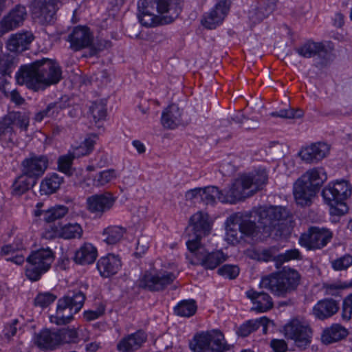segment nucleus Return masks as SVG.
<instances>
[{"label":"nucleus","mask_w":352,"mask_h":352,"mask_svg":"<svg viewBox=\"0 0 352 352\" xmlns=\"http://www.w3.org/2000/svg\"><path fill=\"white\" fill-rule=\"evenodd\" d=\"M275 258L272 254L270 250H263L260 253L258 254L257 259L261 261H269L271 260H274Z\"/></svg>","instance_id":"nucleus-64"},{"label":"nucleus","mask_w":352,"mask_h":352,"mask_svg":"<svg viewBox=\"0 0 352 352\" xmlns=\"http://www.w3.org/2000/svg\"><path fill=\"white\" fill-rule=\"evenodd\" d=\"M7 116L12 126L16 124L22 131H26L29 126L30 113L21 111H10Z\"/></svg>","instance_id":"nucleus-40"},{"label":"nucleus","mask_w":352,"mask_h":352,"mask_svg":"<svg viewBox=\"0 0 352 352\" xmlns=\"http://www.w3.org/2000/svg\"><path fill=\"white\" fill-rule=\"evenodd\" d=\"M267 175L265 170L254 174L243 175L236 179L228 190H224L225 197H221V202L235 204L246 197L252 196L266 184Z\"/></svg>","instance_id":"nucleus-2"},{"label":"nucleus","mask_w":352,"mask_h":352,"mask_svg":"<svg viewBox=\"0 0 352 352\" xmlns=\"http://www.w3.org/2000/svg\"><path fill=\"white\" fill-rule=\"evenodd\" d=\"M26 16L25 7L16 5L0 20V36L22 25Z\"/></svg>","instance_id":"nucleus-17"},{"label":"nucleus","mask_w":352,"mask_h":352,"mask_svg":"<svg viewBox=\"0 0 352 352\" xmlns=\"http://www.w3.org/2000/svg\"><path fill=\"white\" fill-rule=\"evenodd\" d=\"M94 36L89 28L77 26L68 36L70 47L74 51H79L88 47L93 42Z\"/></svg>","instance_id":"nucleus-21"},{"label":"nucleus","mask_w":352,"mask_h":352,"mask_svg":"<svg viewBox=\"0 0 352 352\" xmlns=\"http://www.w3.org/2000/svg\"><path fill=\"white\" fill-rule=\"evenodd\" d=\"M111 45V42L106 40H97L96 42H92V43L89 46L90 55L95 56L99 52H101L106 48L110 47Z\"/></svg>","instance_id":"nucleus-53"},{"label":"nucleus","mask_w":352,"mask_h":352,"mask_svg":"<svg viewBox=\"0 0 352 352\" xmlns=\"http://www.w3.org/2000/svg\"><path fill=\"white\" fill-rule=\"evenodd\" d=\"M23 248L22 243L20 244H8L3 245L1 249V255H8L15 252Z\"/></svg>","instance_id":"nucleus-60"},{"label":"nucleus","mask_w":352,"mask_h":352,"mask_svg":"<svg viewBox=\"0 0 352 352\" xmlns=\"http://www.w3.org/2000/svg\"><path fill=\"white\" fill-rule=\"evenodd\" d=\"M62 107L60 102H52L43 109V111L47 118H54L59 113Z\"/></svg>","instance_id":"nucleus-56"},{"label":"nucleus","mask_w":352,"mask_h":352,"mask_svg":"<svg viewBox=\"0 0 352 352\" xmlns=\"http://www.w3.org/2000/svg\"><path fill=\"white\" fill-rule=\"evenodd\" d=\"M348 334L345 327L339 324H333L322 331L321 341L325 344H330L344 339Z\"/></svg>","instance_id":"nucleus-29"},{"label":"nucleus","mask_w":352,"mask_h":352,"mask_svg":"<svg viewBox=\"0 0 352 352\" xmlns=\"http://www.w3.org/2000/svg\"><path fill=\"white\" fill-rule=\"evenodd\" d=\"M296 52L302 57L311 58L314 56H324L327 50L322 43L308 41L299 47L296 48Z\"/></svg>","instance_id":"nucleus-31"},{"label":"nucleus","mask_w":352,"mask_h":352,"mask_svg":"<svg viewBox=\"0 0 352 352\" xmlns=\"http://www.w3.org/2000/svg\"><path fill=\"white\" fill-rule=\"evenodd\" d=\"M230 9V3L226 0L220 1L201 19V24L207 29L212 30L221 24Z\"/></svg>","instance_id":"nucleus-20"},{"label":"nucleus","mask_w":352,"mask_h":352,"mask_svg":"<svg viewBox=\"0 0 352 352\" xmlns=\"http://www.w3.org/2000/svg\"><path fill=\"white\" fill-rule=\"evenodd\" d=\"M197 309L195 300H183L174 307V313L181 317L189 318L196 313Z\"/></svg>","instance_id":"nucleus-39"},{"label":"nucleus","mask_w":352,"mask_h":352,"mask_svg":"<svg viewBox=\"0 0 352 352\" xmlns=\"http://www.w3.org/2000/svg\"><path fill=\"white\" fill-rule=\"evenodd\" d=\"M18 323V320L14 319L12 321V322L6 325L4 329V335L6 338H10L16 334L17 331L16 325Z\"/></svg>","instance_id":"nucleus-58"},{"label":"nucleus","mask_w":352,"mask_h":352,"mask_svg":"<svg viewBox=\"0 0 352 352\" xmlns=\"http://www.w3.org/2000/svg\"><path fill=\"white\" fill-rule=\"evenodd\" d=\"M186 245L196 259V261H192V263L195 265H201L206 270H214L227 258L223 252H208L200 243L195 240H188L186 242Z\"/></svg>","instance_id":"nucleus-11"},{"label":"nucleus","mask_w":352,"mask_h":352,"mask_svg":"<svg viewBox=\"0 0 352 352\" xmlns=\"http://www.w3.org/2000/svg\"><path fill=\"white\" fill-rule=\"evenodd\" d=\"M97 257V250L91 243H84L75 253L74 261L81 265L91 264Z\"/></svg>","instance_id":"nucleus-32"},{"label":"nucleus","mask_w":352,"mask_h":352,"mask_svg":"<svg viewBox=\"0 0 352 352\" xmlns=\"http://www.w3.org/2000/svg\"><path fill=\"white\" fill-rule=\"evenodd\" d=\"M300 278L296 270H284L262 278L259 287L270 290L276 296L285 298L297 289Z\"/></svg>","instance_id":"nucleus-4"},{"label":"nucleus","mask_w":352,"mask_h":352,"mask_svg":"<svg viewBox=\"0 0 352 352\" xmlns=\"http://www.w3.org/2000/svg\"><path fill=\"white\" fill-rule=\"evenodd\" d=\"M272 117H279L281 118L293 119L292 109H280L279 111H275L270 113Z\"/></svg>","instance_id":"nucleus-63"},{"label":"nucleus","mask_w":352,"mask_h":352,"mask_svg":"<svg viewBox=\"0 0 352 352\" xmlns=\"http://www.w3.org/2000/svg\"><path fill=\"white\" fill-rule=\"evenodd\" d=\"M332 239V233L328 229L316 226L310 227L301 234L299 243L308 250L321 249Z\"/></svg>","instance_id":"nucleus-14"},{"label":"nucleus","mask_w":352,"mask_h":352,"mask_svg":"<svg viewBox=\"0 0 352 352\" xmlns=\"http://www.w3.org/2000/svg\"><path fill=\"white\" fill-rule=\"evenodd\" d=\"M284 333L287 338L294 340L298 348L304 350L310 344L313 332L308 324L293 319L285 325Z\"/></svg>","instance_id":"nucleus-12"},{"label":"nucleus","mask_w":352,"mask_h":352,"mask_svg":"<svg viewBox=\"0 0 352 352\" xmlns=\"http://www.w3.org/2000/svg\"><path fill=\"white\" fill-rule=\"evenodd\" d=\"M351 194V185L345 180L329 184L322 192L325 202L330 206V214L335 216H342L348 212L349 207L345 201Z\"/></svg>","instance_id":"nucleus-6"},{"label":"nucleus","mask_w":352,"mask_h":352,"mask_svg":"<svg viewBox=\"0 0 352 352\" xmlns=\"http://www.w3.org/2000/svg\"><path fill=\"white\" fill-rule=\"evenodd\" d=\"M63 182V177L57 173L47 176L41 184L40 190L42 194L51 195L55 192Z\"/></svg>","instance_id":"nucleus-34"},{"label":"nucleus","mask_w":352,"mask_h":352,"mask_svg":"<svg viewBox=\"0 0 352 352\" xmlns=\"http://www.w3.org/2000/svg\"><path fill=\"white\" fill-rule=\"evenodd\" d=\"M21 171L28 175L38 179L41 177L48 166V159L45 155H36L31 153L21 163Z\"/></svg>","instance_id":"nucleus-18"},{"label":"nucleus","mask_w":352,"mask_h":352,"mask_svg":"<svg viewBox=\"0 0 352 352\" xmlns=\"http://www.w3.org/2000/svg\"><path fill=\"white\" fill-rule=\"evenodd\" d=\"M54 261V254L49 248L32 251L26 258V277L31 281L38 280L50 269Z\"/></svg>","instance_id":"nucleus-9"},{"label":"nucleus","mask_w":352,"mask_h":352,"mask_svg":"<svg viewBox=\"0 0 352 352\" xmlns=\"http://www.w3.org/2000/svg\"><path fill=\"white\" fill-rule=\"evenodd\" d=\"M327 178L322 168H314L304 173L293 186V194L296 204L301 206H310Z\"/></svg>","instance_id":"nucleus-3"},{"label":"nucleus","mask_w":352,"mask_h":352,"mask_svg":"<svg viewBox=\"0 0 352 352\" xmlns=\"http://www.w3.org/2000/svg\"><path fill=\"white\" fill-rule=\"evenodd\" d=\"M329 146L324 142H316L302 148L299 155L307 163L318 162L324 158L329 152Z\"/></svg>","instance_id":"nucleus-22"},{"label":"nucleus","mask_w":352,"mask_h":352,"mask_svg":"<svg viewBox=\"0 0 352 352\" xmlns=\"http://www.w3.org/2000/svg\"><path fill=\"white\" fill-rule=\"evenodd\" d=\"M352 315V294L349 295L343 301L342 309V317L344 320H349Z\"/></svg>","instance_id":"nucleus-54"},{"label":"nucleus","mask_w":352,"mask_h":352,"mask_svg":"<svg viewBox=\"0 0 352 352\" xmlns=\"http://www.w3.org/2000/svg\"><path fill=\"white\" fill-rule=\"evenodd\" d=\"M189 346L192 352H226L230 349L223 334L218 329L197 333Z\"/></svg>","instance_id":"nucleus-7"},{"label":"nucleus","mask_w":352,"mask_h":352,"mask_svg":"<svg viewBox=\"0 0 352 352\" xmlns=\"http://www.w3.org/2000/svg\"><path fill=\"white\" fill-rule=\"evenodd\" d=\"M126 232V228L122 226H110L102 232L104 241L109 245H114L122 239Z\"/></svg>","instance_id":"nucleus-37"},{"label":"nucleus","mask_w":352,"mask_h":352,"mask_svg":"<svg viewBox=\"0 0 352 352\" xmlns=\"http://www.w3.org/2000/svg\"><path fill=\"white\" fill-rule=\"evenodd\" d=\"M339 309L338 302L331 298L319 300L313 307V314L319 320H325L336 314Z\"/></svg>","instance_id":"nucleus-28"},{"label":"nucleus","mask_w":352,"mask_h":352,"mask_svg":"<svg viewBox=\"0 0 352 352\" xmlns=\"http://www.w3.org/2000/svg\"><path fill=\"white\" fill-rule=\"evenodd\" d=\"M221 197H225L224 191L215 186L202 188L201 200L206 204H214L216 199L221 201Z\"/></svg>","instance_id":"nucleus-41"},{"label":"nucleus","mask_w":352,"mask_h":352,"mask_svg":"<svg viewBox=\"0 0 352 352\" xmlns=\"http://www.w3.org/2000/svg\"><path fill=\"white\" fill-rule=\"evenodd\" d=\"M270 346L274 352H286L288 349L287 342L282 339L272 340Z\"/></svg>","instance_id":"nucleus-57"},{"label":"nucleus","mask_w":352,"mask_h":352,"mask_svg":"<svg viewBox=\"0 0 352 352\" xmlns=\"http://www.w3.org/2000/svg\"><path fill=\"white\" fill-rule=\"evenodd\" d=\"M104 314L103 309H97V310H89L86 311L84 313V317L85 318L88 320H94L97 318H98L100 316H101Z\"/></svg>","instance_id":"nucleus-62"},{"label":"nucleus","mask_w":352,"mask_h":352,"mask_svg":"<svg viewBox=\"0 0 352 352\" xmlns=\"http://www.w3.org/2000/svg\"><path fill=\"white\" fill-rule=\"evenodd\" d=\"M202 188H195L188 190L185 194L186 200L193 201L200 197L201 199Z\"/></svg>","instance_id":"nucleus-61"},{"label":"nucleus","mask_w":352,"mask_h":352,"mask_svg":"<svg viewBox=\"0 0 352 352\" xmlns=\"http://www.w3.org/2000/svg\"><path fill=\"white\" fill-rule=\"evenodd\" d=\"M121 265V260L118 256L108 254L98 261L96 267L102 277L109 278L116 274L120 269Z\"/></svg>","instance_id":"nucleus-25"},{"label":"nucleus","mask_w":352,"mask_h":352,"mask_svg":"<svg viewBox=\"0 0 352 352\" xmlns=\"http://www.w3.org/2000/svg\"><path fill=\"white\" fill-rule=\"evenodd\" d=\"M116 201V197L109 192L95 194L87 198V209L91 213L101 217L113 208Z\"/></svg>","instance_id":"nucleus-16"},{"label":"nucleus","mask_w":352,"mask_h":352,"mask_svg":"<svg viewBox=\"0 0 352 352\" xmlns=\"http://www.w3.org/2000/svg\"><path fill=\"white\" fill-rule=\"evenodd\" d=\"M35 346L42 351H53L58 346L56 330L43 329L34 336Z\"/></svg>","instance_id":"nucleus-24"},{"label":"nucleus","mask_w":352,"mask_h":352,"mask_svg":"<svg viewBox=\"0 0 352 352\" xmlns=\"http://www.w3.org/2000/svg\"><path fill=\"white\" fill-rule=\"evenodd\" d=\"M74 158L68 153L59 157L58 160V170L67 175H72V165Z\"/></svg>","instance_id":"nucleus-48"},{"label":"nucleus","mask_w":352,"mask_h":352,"mask_svg":"<svg viewBox=\"0 0 352 352\" xmlns=\"http://www.w3.org/2000/svg\"><path fill=\"white\" fill-rule=\"evenodd\" d=\"M85 300V296L81 291H69L58 300L56 316L51 317V321L58 325L69 323L73 315L81 309Z\"/></svg>","instance_id":"nucleus-8"},{"label":"nucleus","mask_w":352,"mask_h":352,"mask_svg":"<svg viewBox=\"0 0 352 352\" xmlns=\"http://www.w3.org/2000/svg\"><path fill=\"white\" fill-rule=\"evenodd\" d=\"M258 328V321H256V320H250L241 324L238 329L236 333L241 337H246Z\"/></svg>","instance_id":"nucleus-49"},{"label":"nucleus","mask_w":352,"mask_h":352,"mask_svg":"<svg viewBox=\"0 0 352 352\" xmlns=\"http://www.w3.org/2000/svg\"><path fill=\"white\" fill-rule=\"evenodd\" d=\"M68 212V208L64 206H58L46 210H36V217L43 216V220L47 223L53 222L63 218Z\"/></svg>","instance_id":"nucleus-33"},{"label":"nucleus","mask_w":352,"mask_h":352,"mask_svg":"<svg viewBox=\"0 0 352 352\" xmlns=\"http://www.w3.org/2000/svg\"><path fill=\"white\" fill-rule=\"evenodd\" d=\"M61 0H34L32 4L33 18L41 25L50 23L55 18L58 4Z\"/></svg>","instance_id":"nucleus-15"},{"label":"nucleus","mask_w":352,"mask_h":352,"mask_svg":"<svg viewBox=\"0 0 352 352\" xmlns=\"http://www.w3.org/2000/svg\"><path fill=\"white\" fill-rule=\"evenodd\" d=\"M146 334L142 330H138L123 338L117 344L120 352H133L140 349L146 340Z\"/></svg>","instance_id":"nucleus-26"},{"label":"nucleus","mask_w":352,"mask_h":352,"mask_svg":"<svg viewBox=\"0 0 352 352\" xmlns=\"http://www.w3.org/2000/svg\"><path fill=\"white\" fill-rule=\"evenodd\" d=\"M258 223L265 232H271L273 228L283 224L289 216V211L281 206L260 207L256 212Z\"/></svg>","instance_id":"nucleus-13"},{"label":"nucleus","mask_w":352,"mask_h":352,"mask_svg":"<svg viewBox=\"0 0 352 352\" xmlns=\"http://www.w3.org/2000/svg\"><path fill=\"white\" fill-rule=\"evenodd\" d=\"M176 278L173 272L153 266L140 278L139 286L150 292H161L170 285Z\"/></svg>","instance_id":"nucleus-10"},{"label":"nucleus","mask_w":352,"mask_h":352,"mask_svg":"<svg viewBox=\"0 0 352 352\" xmlns=\"http://www.w3.org/2000/svg\"><path fill=\"white\" fill-rule=\"evenodd\" d=\"M323 288L325 289V294L327 295L336 296L338 294L340 290L344 288L339 284H329L325 283L323 285Z\"/></svg>","instance_id":"nucleus-59"},{"label":"nucleus","mask_w":352,"mask_h":352,"mask_svg":"<svg viewBox=\"0 0 352 352\" xmlns=\"http://www.w3.org/2000/svg\"><path fill=\"white\" fill-rule=\"evenodd\" d=\"M58 346L64 344L76 343L78 341V333L76 330L71 329H57Z\"/></svg>","instance_id":"nucleus-43"},{"label":"nucleus","mask_w":352,"mask_h":352,"mask_svg":"<svg viewBox=\"0 0 352 352\" xmlns=\"http://www.w3.org/2000/svg\"><path fill=\"white\" fill-rule=\"evenodd\" d=\"M118 174L114 169H107L100 172L94 179V186L96 187L103 186L111 181L116 179Z\"/></svg>","instance_id":"nucleus-42"},{"label":"nucleus","mask_w":352,"mask_h":352,"mask_svg":"<svg viewBox=\"0 0 352 352\" xmlns=\"http://www.w3.org/2000/svg\"><path fill=\"white\" fill-rule=\"evenodd\" d=\"M89 111L93 116L95 123L97 124L104 120L107 116L106 104L102 101L94 102L90 107Z\"/></svg>","instance_id":"nucleus-45"},{"label":"nucleus","mask_w":352,"mask_h":352,"mask_svg":"<svg viewBox=\"0 0 352 352\" xmlns=\"http://www.w3.org/2000/svg\"><path fill=\"white\" fill-rule=\"evenodd\" d=\"M246 296L254 305L252 309L258 312L267 311L274 306L272 297L266 292H257L252 289L246 292Z\"/></svg>","instance_id":"nucleus-27"},{"label":"nucleus","mask_w":352,"mask_h":352,"mask_svg":"<svg viewBox=\"0 0 352 352\" xmlns=\"http://www.w3.org/2000/svg\"><path fill=\"white\" fill-rule=\"evenodd\" d=\"M34 39V34L29 31L12 34L6 42V47L11 52L21 53L28 49Z\"/></svg>","instance_id":"nucleus-23"},{"label":"nucleus","mask_w":352,"mask_h":352,"mask_svg":"<svg viewBox=\"0 0 352 352\" xmlns=\"http://www.w3.org/2000/svg\"><path fill=\"white\" fill-rule=\"evenodd\" d=\"M62 71L57 63L43 58L21 65L16 73L18 85H24L34 91H43L61 79Z\"/></svg>","instance_id":"nucleus-1"},{"label":"nucleus","mask_w":352,"mask_h":352,"mask_svg":"<svg viewBox=\"0 0 352 352\" xmlns=\"http://www.w3.org/2000/svg\"><path fill=\"white\" fill-rule=\"evenodd\" d=\"M83 230L77 223H69L63 226L57 232L58 236L64 239H80Z\"/></svg>","instance_id":"nucleus-35"},{"label":"nucleus","mask_w":352,"mask_h":352,"mask_svg":"<svg viewBox=\"0 0 352 352\" xmlns=\"http://www.w3.org/2000/svg\"><path fill=\"white\" fill-rule=\"evenodd\" d=\"M226 239L232 244L241 243L245 238H254L261 232L262 226L257 225L251 217L237 212L226 220Z\"/></svg>","instance_id":"nucleus-5"},{"label":"nucleus","mask_w":352,"mask_h":352,"mask_svg":"<svg viewBox=\"0 0 352 352\" xmlns=\"http://www.w3.org/2000/svg\"><path fill=\"white\" fill-rule=\"evenodd\" d=\"M182 111L176 104H171L164 109L162 114L161 122L167 129H175L181 123Z\"/></svg>","instance_id":"nucleus-30"},{"label":"nucleus","mask_w":352,"mask_h":352,"mask_svg":"<svg viewBox=\"0 0 352 352\" xmlns=\"http://www.w3.org/2000/svg\"><path fill=\"white\" fill-rule=\"evenodd\" d=\"M332 267L335 270H344L352 265V256L346 254L331 262Z\"/></svg>","instance_id":"nucleus-50"},{"label":"nucleus","mask_w":352,"mask_h":352,"mask_svg":"<svg viewBox=\"0 0 352 352\" xmlns=\"http://www.w3.org/2000/svg\"><path fill=\"white\" fill-rule=\"evenodd\" d=\"M189 226L192 228V234H189L190 240L200 243V239L208 234L211 230V223L206 213L201 211L194 214L190 219Z\"/></svg>","instance_id":"nucleus-19"},{"label":"nucleus","mask_w":352,"mask_h":352,"mask_svg":"<svg viewBox=\"0 0 352 352\" xmlns=\"http://www.w3.org/2000/svg\"><path fill=\"white\" fill-rule=\"evenodd\" d=\"M15 67L14 57L7 54L0 59V74L3 76H10Z\"/></svg>","instance_id":"nucleus-47"},{"label":"nucleus","mask_w":352,"mask_h":352,"mask_svg":"<svg viewBox=\"0 0 352 352\" xmlns=\"http://www.w3.org/2000/svg\"><path fill=\"white\" fill-rule=\"evenodd\" d=\"M37 179L22 172L13 184V190L16 195H21L32 188Z\"/></svg>","instance_id":"nucleus-36"},{"label":"nucleus","mask_w":352,"mask_h":352,"mask_svg":"<svg viewBox=\"0 0 352 352\" xmlns=\"http://www.w3.org/2000/svg\"><path fill=\"white\" fill-rule=\"evenodd\" d=\"M266 14L263 10L260 9V6H257L249 12V18L254 23H258L266 18Z\"/></svg>","instance_id":"nucleus-55"},{"label":"nucleus","mask_w":352,"mask_h":352,"mask_svg":"<svg viewBox=\"0 0 352 352\" xmlns=\"http://www.w3.org/2000/svg\"><path fill=\"white\" fill-rule=\"evenodd\" d=\"M218 274L229 279H234L239 274V268L237 265H224L218 269Z\"/></svg>","instance_id":"nucleus-51"},{"label":"nucleus","mask_w":352,"mask_h":352,"mask_svg":"<svg viewBox=\"0 0 352 352\" xmlns=\"http://www.w3.org/2000/svg\"><path fill=\"white\" fill-rule=\"evenodd\" d=\"M302 258L300 252L297 249L287 250L285 253L280 254L275 258L276 267H279L283 263L293 260Z\"/></svg>","instance_id":"nucleus-46"},{"label":"nucleus","mask_w":352,"mask_h":352,"mask_svg":"<svg viewBox=\"0 0 352 352\" xmlns=\"http://www.w3.org/2000/svg\"><path fill=\"white\" fill-rule=\"evenodd\" d=\"M16 133L7 115L0 120V141L14 144Z\"/></svg>","instance_id":"nucleus-38"},{"label":"nucleus","mask_w":352,"mask_h":352,"mask_svg":"<svg viewBox=\"0 0 352 352\" xmlns=\"http://www.w3.org/2000/svg\"><path fill=\"white\" fill-rule=\"evenodd\" d=\"M56 298V296L52 293L45 292L37 295L34 299V304L36 306L46 307L52 304Z\"/></svg>","instance_id":"nucleus-52"},{"label":"nucleus","mask_w":352,"mask_h":352,"mask_svg":"<svg viewBox=\"0 0 352 352\" xmlns=\"http://www.w3.org/2000/svg\"><path fill=\"white\" fill-rule=\"evenodd\" d=\"M94 144L95 141L94 140L87 138L79 146L74 148L72 151L69 153L74 159L78 158L89 154L92 151Z\"/></svg>","instance_id":"nucleus-44"}]
</instances>
